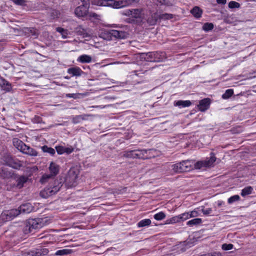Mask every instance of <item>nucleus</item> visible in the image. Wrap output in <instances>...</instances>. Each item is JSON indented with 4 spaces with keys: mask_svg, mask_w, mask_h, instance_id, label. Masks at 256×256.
<instances>
[{
    "mask_svg": "<svg viewBox=\"0 0 256 256\" xmlns=\"http://www.w3.org/2000/svg\"><path fill=\"white\" fill-rule=\"evenodd\" d=\"M64 146H56V152L59 154H64Z\"/></svg>",
    "mask_w": 256,
    "mask_h": 256,
    "instance_id": "nucleus-51",
    "label": "nucleus"
},
{
    "mask_svg": "<svg viewBox=\"0 0 256 256\" xmlns=\"http://www.w3.org/2000/svg\"><path fill=\"white\" fill-rule=\"evenodd\" d=\"M96 4L100 6H106L108 4V2L106 0H98Z\"/></svg>",
    "mask_w": 256,
    "mask_h": 256,
    "instance_id": "nucleus-54",
    "label": "nucleus"
},
{
    "mask_svg": "<svg viewBox=\"0 0 256 256\" xmlns=\"http://www.w3.org/2000/svg\"><path fill=\"white\" fill-rule=\"evenodd\" d=\"M72 252L71 250L68 249H62L57 250L56 253V256H64L70 254Z\"/></svg>",
    "mask_w": 256,
    "mask_h": 256,
    "instance_id": "nucleus-39",
    "label": "nucleus"
},
{
    "mask_svg": "<svg viewBox=\"0 0 256 256\" xmlns=\"http://www.w3.org/2000/svg\"><path fill=\"white\" fill-rule=\"evenodd\" d=\"M8 211L12 219L14 218L20 214L19 208L18 209H12L8 210Z\"/></svg>",
    "mask_w": 256,
    "mask_h": 256,
    "instance_id": "nucleus-43",
    "label": "nucleus"
},
{
    "mask_svg": "<svg viewBox=\"0 0 256 256\" xmlns=\"http://www.w3.org/2000/svg\"><path fill=\"white\" fill-rule=\"evenodd\" d=\"M60 170V166L58 164L53 162H51L48 167L50 174H44L40 179V181L44 182L46 179L56 176L59 173Z\"/></svg>",
    "mask_w": 256,
    "mask_h": 256,
    "instance_id": "nucleus-7",
    "label": "nucleus"
},
{
    "mask_svg": "<svg viewBox=\"0 0 256 256\" xmlns=\"http://www.w3.org/2000/svg\"><path fill=\"white\" fill-rule=\"evenodd\" d=\"M224 204V202L222 200H218L217 202V206L218 207H220L222 205Z\"/></svg>",
    "mask_w": 256,
    "mask_h": 256,
    "instance_id": "nucleus-61",
    "label": "nucleus"
},
{
    "mask_svg": "<svg viewBox=\"0 0 256 256\" xmlns=\"http://www.w3.org/2000/svg\"><path fill=\"white\" fill-rule=\"evenodd\" d=\"M189 213L190 218L196 217L199 215L198 212L196 210H192Z\"/></svg>",
    "mask_w": 256,
    "mask_h": 256,
    "instance_id": "nucleus-56",
    "label": "nucleus"
},
{
    "mask_svg": "<svg viewBox=\"0 0 256 256\" xmlns=\"http://www.w3.org/2000/svg\"><path fill=\"white\" fill-rule=\"evenodd\" d=\"M110 34L112 36L120 39H124L126 38L128 34L122 30H112L110 32Z\"/></svg>",
    "mask_w": 256,
    "mask_h": 256,
    "instance_id": "nucleus-14",
    "label": "nucleus"
},
{
    "mask_svg": "<svg viewBox=\"0 0 256 256\" xmlns=\"http://www.w3.org/2000/svg\"><path fill=\"white\" fill-rule=\"evenodd\" d=\"M234 248V245L232 244H222V248L224 250H232Z\"/></svg>",
    "mask_w": 256,
    "mask_h": 256,
    "instance_id": "nucleus-49",
    "label": "nucleus"
},
{
    "mask_svg": "<svg viewBox=\"0 0 256 256\" xmlns=\"http://www.w3.org/2000/svg\"><path fill=\"white\" fill-rule=\"evenodd\" d=\"M6 188L8 191H14L17 189L16 182H14L12 179H9L6 184Z\"/></svg>",
    "mask_w": 256,
    "mask_h": 256,
    "instance_id": "nucleus-25",
    "label": "nucleus"
},
{
    "mask_svg": "<svg viewBox=\"0 0 256 256\" xmlns=\"http://www.w3.org/2000/svg\"><path fill=\"white\" fill-rule=\"evenodd\" d=\"M202 219L200 218H195L192 219L186 222V224L188 226H193L198 225L202 223Z\"/></svg>",
    "mask_w": 256,
    "mask_h": 256,
    "instance_id": "nucleus-35",
    "label": "nucleus"
},
{
    "mask_svg": "<svg viewBox=\"0 0 256 256\" xmlns=\"http://www.w3.org/2000/svg\"><path fill=\"white\" fill-rule=\"evenodd\" d=\"M24 32L28 36H33L36 38L38 35V30L34 28H26L24 29Z\"/></svg>",
    "mask_w": 256,
    "mask_h": 256,
    "instance_id": "nucleus-24",
    "label": "nucleus"
},
{
    "mask_svg": "<svg viewBox=\"0 0 256 256\" xmlns=\"http://www.w3.org/2000/svg\"><path fill=\"white\" fill-rule=\"evenodd\" d=\"M111 0L110 4L112 5L113 7L115 8H120L126 6L132 2H138L140 0Z\"/></svg>",
    "mask_w": 256,
    "mask_h": 256,
    "instance_id": "nucleus-11",
    "label": "nucleus"
},
{
    "mask_svg": "<svg viewBox=\"0 0 256 256\" xmlns=\"http://www.w3.org/2000/svg\"><path fill=\"white\" fill-rule=\"evenodd\" d=\"M180 222V218L179 216H173L166 220V224H174Z\"/></svg>",
    "mask_w": 256,
    "mask_h": 256,
    "instance_id": "nucleus-36",
    "label": "nucleus"
},
{
    "mask_svg": "<svg viewBox=\"0 0 256 256\" xmlns=\"http://www.w3.org/2000/svg\"><path fill=\"white\" fill-rule=\"evenodd\" d=\"M32 122L34 123L40 124L42 122V118L38 116H35L32 120Z\"/></svg>",
    "mask_w": 256,
    "mask_h": 256,
    "instance_id": "nucleus-52",
    "label": "nucleus"
},
{
    "mask_svg": "<svg viewBox=\"0 0 256 256\" xmlns=\"http://www.w3.org/2000/svg\"><path fill=\"white\" fill-rule=\"evenodd\" d=\"M192 105V102L190 100H178L174 102V106L180 108L189 107Z\"/></svg>",
    "mask_w": 256,
    "mask_h": 256,
    "instance_id": "nucleus-22",
    "label": "nucleus"
},
{
    "mask_svg": "<svg viewBox=\"0 0 256 256\" xmlns=\"http://www.w3.org/2000/svg\"><path fill=\"white\" fill-rule=\"evenodd\" d=\"M216 157L214 152H210V156L204 160H198L195 162L194 160L193 168L200 170L212 166L216 160Z\"/></svg>",
    "mask_w": 256,
    "mask_h": 256,
    "instance_id": "nucleus-6",
    "label": "nucleus"
},
{
    "mask_svg": "<svg viewBox=\"0 0 256 256\" xmlns=\"http://www.w3.org/2000/svg\"><path fill=\"white\" fill-rule=\"evenodd\" d=\"M211 256H223V254L220 252H210Z\"/></svg>",
    "mask_w": 256,
    "mask_h": 256,
    "instance_id": "nucleus-58",
    "label": "nucleus"
},
{
    "mask_svg": "<svg viewBox=\"0 0 256 256\" xmlns=\"http://www.w3.org/2000/svg\"><path fill=\"white\" fill-rule=\"evenodd\" d=\"M16 174L12 170H9L7 168H2L0 172V176L4 179H12L14 178Z\"/></svg>",
    "mask_w": 256,
    "mask_h": 256,
    "instance_id": "nucleus-13",
    "label": "nucleus"
},
{
    "mask_svg": "<svg viewBox=\"0 0 256 256\" xmlns=\"http://www.w3.org/2000/svg\"><path fill=\"white\" fill-rule=\"evenodd\" d=\"M210 100L209 98H205L199 102L198 105V109L200 112H205L210 108Z\"/></svg>",
    "mask_w": 256,
    "mask_h": 256,
    "instance_id": "nucleus-15",
    "label": "nucleus"
},
{
    "mask_svg": "<svg viewBox=\"0 0 256 256\" xmlns=\"http://www.w3.org/2000/svg\"><path fill=\"white\" fill-rule=\"evenodd\" d=\"M89 8L90 6H88V4H82L75 8L74 14L78 18L85 17L88 14Z\"/></svg>",
    "mask_w": 256,
    "mask_h": 256,
    "instance_id": "nucleus-9",
    "label": "nucleus"
},
{
    "mask_svg": "<svg viewBox=\"0 0 256 256\" xmlns=\"http://www.w3.org/2000/svg\"><path fill=\"white\" fill-rule=\"evenodd\" d=\"M80 1L82 3V5L88 4V6H90V0H80Z\"/></svg>",
    "mask_w": 256,
    "mask_h": 256,
    "instance_id": "nucleus-59",
    "label": "nucleus"
},
{
    "mask_svg": "<svg viewBox=\"0 0 256 256\" xmlns=\"http://www.w3.org/2000/svg\"><path fill=\"white\" fill-rule=\"evenodd\" d=\"M152 149L148 150H128L120 153V156L122 158H139V159H148L152 158L150 154Z\"/></svg>",
    "mask_w": 256,
    "mask_h": 256,
    "instance_id": "nucleus-1",
    "label": "nucleus"
},
{
    "mask_svg": "<svg viewBox=\"0 0 256 256\" xmlns=\"http://www.w3.org/2000/svg\"><path fill=\"white\" fill-rule=\"evenodd\" d=\"M240 200V197L238 195H234L233 196H230L228 198V202L229 204H231L235 202L238 201Z\"/></svg>",
    "mask_w": 256,
    "mask_h": 256,
    "instance_id": "nucleus-46",
    "label": "nucleus"
},
{
    "mask_svg": "<svg viewBox=\"0 0 256 256\" xmlns=\"http://www.w3.org/2000/svg\"><path fill=\"white\" fill-rule=\"evenodd\" d=\"M166 216L165 214L162 212H160L156 214L154 218L157 220H164L166 218Z\"/></svg>",
    "mask_w": 256,
    "mask_h": 256,
    "instance_id": "nucleus-45",
    "label": "nucleus"
},
{
    "mask_svg": "<svg viewBox=\"0 0 256 256\" xmlns=\"http://www.w3.org/2000/svg\"><path fill=\"white\" fill-rule=\"evenodd\" d=\"M154 56V52H150L146 53H142L141 55V58L146 62H154V59L153 58Z\"/></svg>",
    "mask_w": 256,
    "mask_h": 256,
    "instance_id": "nucleus-28",
    "label": "nucleus"
},
{
    "mask_svg": "<svg viewBox=\"0 0 256 256\" xmlns=\"http://www.w3.org/2000/svg\"><path fill=\"white\" fill-rule=\"evenodd\" d=\"M253 188L251 186H248L244 188L241 191L240 194L242 197H244L247 195L252 194Z\"/></svg>",
    "mask_w": 256,
    "mask_h": 256,
    "instance_id": "nucleus-34",
    "label": "nucleus"
},
{
    "mask_svg": "<svg viewBox=\"0 0 256 256\" xmlns=\"http://www.w3.org/2000/svg\"><path fill=\"white\" fill-rule=\"evenodd\" d=\"M16 5L20 6H26L27 1L26 0H11Z\"/></svg>",
    "mask_w": 256,
    "mask_h": 256,
    "instance_id": "nucleus-47",
    "label": "nucleus"
},
{
    "mask_svg": "<svg viewBox=\"0 0 256 256\" xmlns=\"http://www.w3.org/2000/svg\"><path fill=\"white\" fill-rule=\"evenodd\" d=\"M214 26L212 23L206 22L202 26V29L206 32H208L214 28Z\"/></svg>",
    "mask_w": 256,
    "mask_h": 256,
    "instance_id": "nucleus-38",
    "label": "nucleus"
},
{
    "mask_svg": "<svg viewBox=\"0 0 256 256\" xmlns=\"http://www.w3.org/2000/svg\"><path fill=\"white\" fill-rule=\"evenodd\" d=\"M60 15V12L56 10H52L50 13V16L52 20L58 18Z\"/></svg>",
    "mask_w": 256,
    "mask_h": 256,
    "instance_id": "nucleus-41",
    "label": "nucleus"
},
{
    "mask_svg": "<svg viewBox=\"0 0 256 256\" xmlns=\"http://www.w3.org/2000/svg\"><path fill=\"white\" fill-rule=\"evenodd\" d=\"M151 224V220L149 218H146L140 220L138 223V226L139 228L144 227L150 225Z\"/></svg>",
    "mask_w": 256,
    "mask_h": 256,
    "instance_id": "nucleus-37",
    "label": "nucleus"
},
{
    "mask_svg": "<svg viewBox=\"0 0 256 256\" xmlns=\"http://www.w3.org/2000/svg\"><path fill=\"white\" fill-rule=\"evenodd\" d=\"M190 12L194 16L197 18H200L202 14V10L198 6H194Z\"/></svg>",
    "mask_w": 256,
    "mask_h": 256,
    "instance_id": "nucleus-31",
    "label": "nucleus"
},
{
    "mask_svg": "<svg viewBox=\"0 0 256 256\" xmlns=\"http://www.w3.org/2000/svg\"><path fill=\"white\" fill-rule=\"evenodd\" d=\"M22 152L24 154L32 156H36L38 155V152L36 150L26 144L25 148H23V150Z\"/></svg>",
    "mask_w": 256,
    "mask_h": 256,
    "instance_id": "nucleus-27",
    "label": "nucleus"
},
{
    "mask_svg": "<svg viewBox=\"0 0 256 256\" xmlns=\"http://www.w3.org/2000/svg\"><path fill=\"white\" fill-rule=\"evenodd\" d=\"M62 184L58 180H54L40 192V196L46 198L56 194L60 190Z\"/></svg>",
    "mask_w": 256,
    "mask_h": 256,
    "instance_id": "nucleus-3",
    "label": "nucleus"
},
{
    "mask_svg": "<svg viewBox=\"0 0 256 256\" xmlns=\"http://www.w3.org/2000/svg\"><path fill=\"white\" fill-rule=\"evenodd\" d=\"M202 212L204 215L208 216V215L211 214L212 212V209L211 208H203L202 210Z\"/></svg>",
    "mask_w": 256,
    "mask_h": 256,
    "instance_id": "nucleus-53",
    "label": "nucleus"
},
{
    "mask_svg": "<svg viewBox=\"0 0 256 256\" xmlns=\"http://www.w3.org/2000/svg\"><path fill=\"white\" fill-rule=\"evenodd\" d=\"M48 248H35L32 250L28 254L31 256H41L42 255H46L48 252Z\"/></svg>",
    "mask_w": 256,
    "mask_h": 256,
    "instance_id": "nucleus-17",
    "label": "nucleus"
},
{
    "mask_svg": "<svg viewBox=\"0 0 256 256\" xmlns=\"http://www.w3.org/2000/svg\"><path fill=\"white\" fill-rule=\"evenodd\" d=\"M56 31L60 34L62 37L64 39L68 38V36L71 33L68 30L64 29L61 27H58L56 29Z\"/></svg>",
    "mask_w": 256,
    "mask_h": 256,
    "instance_id": "nucleus-29",
    "label": "nucleus"
},
{
    "mask_svg": "<svg viewBox=\"0 0 256 256\" xmlns=\"http://www.w3.org/2000/svg\"><path fill=\"white\" fill-rule=\"evenodd\" d=\"M159 19L168 20H170L174 18L173 14H171L164 13L158 15Z\"/></svg>",
    "mask_w": 256,
    "mask_h": 256,
    "instance_id": "nucleus-44",
    "label": "nucleus"
},
{
    "mask_svg": "<svg viewBox=\"0 0 256 256\" xmlns=\"http://www.w3.org/2000/svg\"><path fill=\"white\" fill-rule=\"evenodd\" d=\"M200 256H211V254L210 253H208V254H201Z\"/></svg>",
    "mask_w": 256,
    "mask_h": 256,
    "instance_id": "nucleus-63",
    "label": "nucleus"
},
{
    "mask_svg": "<svg viewBox=\"0 0 256 256\" xmlns=\"http://www.w3.org/2000/svg\"><path fill=\"white\" fill-rule=\"evenodd\" d=\"M67 72L72 76H80L84 72L78 66H74L68 69Z\"/></svg>",
    "mask_w": 256,
    "mask_h": 256,
    "instance_id": "nucleus-18",
    "label": "nucleus"
},
{
    "mask_svg": "<svg viewBox=\"0 0 256 256\" xmlns=\"http://www.w3.org/2000/svg\"><path fill=\"white\" fill-rule=\"evenodd\" d=\"M12 142L14 146L21 152L26 146V144L22 141L17 138H14Z\"/></svg>",
    "mask_w": 256,
    "mask_h": 256,
    "instance_id": "nucleus-23",
    "label": "nucleus"
},
{
    "mask_svg": "<svg viewBox=\"0 0 256 256\" xmlns=\"http://www.w3.org/2000/svg\"><path fill=\"white\" fill-rule=\"evenodd\" d=\"M64 153H66L67 154H70L72 152H73L74 148H72V146L69 147V148L64 147Z\"/></svg>",
    "mask_w": 256,
    "mask_h": 256,
    "instance_id": "nucleus-57",
    "label": "nucleus"
},
{
    "mask_svg": "<svg viewBox=\"0 0 256 256\" xmlns=\"http://www.w3.org/2000/svg\"><path fill=\"white\" fill-rule=\"evenodd\" d=\"M218 4H224L226 2V0H216Z\"/></svg>",
    "mask_w": 256,
    "mask_h": 256,
    "instance_id": "nucleus-60",
    "label": "nucleus"
},
{
    "mask_svg": "<svg viewBox=\"0 0 256 256\" xmlns=\"http://www.w3.org/2000/svg\"><path fill=\"white\" fill-rule=\"evenodd\" d=\"M71 24L74 26V28L70 27L72 32H74L79 36L84 35L86 32V30L81 25H77L76 26H75L76 25V22H72Z\"/></svg>",
    "mask_w": 256,
    "mask_h": 256,
    "instance_id": "nucleus-16",
    "label": "nucleus"
},
{
    "mask_svg": "<svg viewBox=\"0 0 256 256\" xmlns=\"http://www.w3.org/2000/svg\"><path fill=\"white\" fill-rule=\"evenodd\" d=\"M159 19V16L157 12L150 14L146 18V22L150 26H154L156 24L158 20Z\"/></svg>",
    "mask_w": 256,
    "mask_h": 256,
    "instance_id": "nucleus-21",
    "label": "nucleus"
},
{
    "mask_svg": "<svg viewBox=\"0 0 256 256\" xmlns=\"http://www.w3.org/2000/svg\"><path fill=\"white\" fill-rule=\"evenodd\" d=\"M0 162L2 164L8 166L14 169L19 170L24 166L23 162L12 157L10 154L7 153L2 155Z\"/></svg>",
    "mask_w": 256,
    "mask_h": 256,
    "instance_id": "nucleus-2",
    "label": "nucleus"
},
{
    "mask_svg": "<svg viewBox=\"0 0 256 256\" xmlns=\"http://www.w3.org/2000/svg\"><path fill=\"white\" fill-rule=\"evenodd\" d=\"M44 220L42 218L28 219L24 228V232L26 234L28 233H34V230L40 228L44 226Z\"/></svg>",
    "mask_w": 256,
    "mask_h": 256,
    "instance_id": "nucleus-4",
    "label": "nucleus"
},
{
    "mask_svg": "<svg viewBox=\"0 0 256 256\" xmlns=\"http://www.w3.org/2000/svg\"><path fill=\"white\" fill-rule=\"evenodd\" d=\"M90 18H94L96 20L100 19V16L94 12H88V15Z\"/></svg>",
    "mask_w": 256,
    "mask_h": 256,
    "instance_id": "nucleus-55",
    "label": "nucleus"
},
{
    "mask_svg": "<svg viewBox=\"0 0 256 256\" xmlns=\"http://www.w3.org/2000/svg\"><path fill=\"white\" fill-rule=\"evenodd\" d=\"M178 216L180 218V222L186 220L187 219L190 218L189 212H184L179 214Z\"/></svg>",
    "mask_w": 256,
    "mask_h": 256,
    "instance_id": "nucleus-50",
    "label": "nucleus"
},
{
    "mask_svg": "<svg viewBox=\"0 0 256 256\" xmlns=\"http://www.w3.org/2000/svg\"><path fill=\"white\" fill-rule=\"evenodd\" d=\"M77 60L81 63H90L92 60V58L90 56L82 54L78 58Z\"/></svg>",
    "mask_w": 256,
    "mask_h": 256,
    "instance_id": "nucleus-30",
    "label": "nucleus"
},
{
    "mask_svg": "<svg viewBox=\"0 0 256 256\" xmlns=\"http://www.w3.org/2000/svg\"><path fill=\"white\" fill-rule=\"evenodd\" d=\"M154 54L153 58L154 62H161L164 61L166 58V54L164 52L156 51L154 52Z\"/></svg>",
    "mask_w": 256,
    "mask_h": 256,
    "instance_id": "nucleus-20",
    "label": "nucleus"
},
{
    "mask_svg": "<svg viewBox=\"0 0 256 256\" xmlns=\"http://www.w3.org/2000/svg\"><path fill=\"white\" fill-rule=\"evenodd\" d=\"M75 94H66V96L70 98H75Z\"/></svg>",
    "mask_w": 256,
    "mask_h": 256,
    "instance_id": "nucleus-62",
    "label": "nucleus"
},
{
    "mask_svg": "<svg viewBox=\"0 0 256 256\" xmlns=\"http://www.w3.org/2000/svg\"><path fill=\"white\" fill-rule=\"evenodd\" d=\"M142 9H132L126 10L123 14L126 16H131L132 18H139L142 16Z\"/></svg>",
    "mask_w": 256,
    "mask_h": 256,
    "instance_id": "nucleus-12",
    "label": "nucleus"
},
{
    "mask_svg": "<svg viewBox=\"0 0 256 256\" xmlns=\"http://www.w3.org/2000/svg\"><path fill=\"white\" fill-rule=\"evenodd\" d=\"M16 182V185L18 190L22 188L24 184L28 182V178L24 175H18L16 174L13 178Z\"/></svg>",
    "mask_w": 256,
    "mask_h": 256,
    "instance_id": "nucleus-10",
    "label": "nucleus"
},
{
    "mask_svg": "<svg viewBox=\"0 0 256 256\" xmlns=\"http://www.w3.org/2000/svg\"><path fill=\"white\" fill-rule=\"evenodd\" d=\"M20 213H30L32 210V207L30 204L26 203L22 204L19 208Z\"/></svg>",
    "mask_w": 256,
    "mask_h": 256,
    "instance_id": "nucleus-26",
    "label": "nucleus"
},
{
    "mask_svg": "<svg viewBox=\"0 0 256 256\" xmlns=\"http://www.w3.org/2000/svg\"><path fill=\"white\" fill-rule=\"evenodd\" d=\"M0 86L2 90L6 92H10L12 89V84L2 77H0Z\"/></svg>",
    "mask_w": 256,
    "mask_h": 256,
    "instance_id": "nucleus-19",
    "label": "nucleus"
},
{
    "mask_svg": "<svg viewBox=\"0 0 256 256\" xmlns=\"http://www.w3.org/2000/svg\"><path fill=\"white\" fill-rule=\"evenodd\" d=\"M228 7L230 8H238L240 7V4L238 2L235 1H230L228 3Z\"/></svg>",
    "mask_w": 256,
    "mask_h": 256,
    "instance_id": "nucleus-48",
    "label": "nucleus"
},
{
    "mask_svg": "<svg viewBox=\"0 0 256 256\" xmlns=\"http://www.w3.org/2000/svg\"><path fill=\"white\" fill-rule=\"evenodd\" d=\"M194 160H184L172 166V170L178 173L189 172L193 169Z\"/></svg>",
    "mask_w": 256,
    "mask_h": 256,
    "instance_id": "nucleus-5",
    "label": "nucleus"
},
{
    "mask_svg": "<svg viewBox=\"0 0 256 256\" xmlns=\"http://www.w3.org/2000/svg\"><path fill=\"white\" fill-rule=\"evenodd\" d=\"M234 94V90L232 89H228L222 95V98L224 99H228L231 97Z\"/></svg>",
    "mask_w": 256,
    "mask_h": 256,
    "instance_id": "nucleus-42",
    "label": "nucleus"
},
{
    "mask_svg": "<svg viewBox=\"0 0 256 256\" xmlns=\"http://www.w3.org/2000/svg\"><path fill=\"white\" fill-rule=\"evenodd\" d=\"M42 149L44 152L48 153L52 156L54 155L56 153L54 149L47 146H42Z\"/></svg>",
    "mask_w": 256,
    "mask_h": 256,
    "instance_id": "nucleus-40",
    "label": "nucleus"
},
{
    "mask_svg": "<svg viewBox=\"0 0 256 256\" xmlns=\"http://www.w3.org/2000/svg\"><path fill=\"white\" fill-rule=\"evenodd\" d=\"M78 172L74 168H70L66 178V182L69 187L75 186L77 184Z\"/></svg>",
    "mask_w": 256,
    "mask_h": 256,
    "instance_id": "nucleus-8",
    "label": "nucleus"
},
{
    "mask_svg": "<svg viewBox=\"0 0 256 256\" xmlns=\"http://www.w3.org/2000/svg\"><path fill=\"white\" fill-rule=\"evenodd\" d=\"M12 220V219L9 214L8 210L2 212L0 215V220H2L3 222L9 221Z\"/></svg>",
    "mask_w": 256,
    "mask_h": 256,
    "instance_id": "nucleus-32",
    "label": "nucleus"
},
{
    "mask_svg": "<svg viewBox=\"0 0 256 256\" xmlns=\"http://www.w3.org/2000/svg\"><path fill=\"white\" fill-rule=\"evenodd\" d=\"M88 116L86 114L76 116L72 118V122L74 124H78L82 120H86Z\"/></svg>",
    "mask_w": 256,
    "mask_h": 256,
    "instance_id": "nucleus-33",
    "label": "nucleus"
}]
</instances>
